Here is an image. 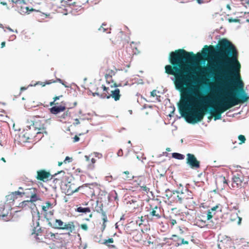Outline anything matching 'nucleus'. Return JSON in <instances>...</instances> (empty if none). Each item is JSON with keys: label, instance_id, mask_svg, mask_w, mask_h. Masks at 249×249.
Segmentation results:
<instances>
[{"label": "nucleus", "instance_id": "5fc2aeb1", "mask_svg": "<svg viewBox=\"0 0 249 249\" xmlns=\"http://www.w3.org/2000/svg\"><path fill=\"white\" fill-rule=\"evenodd\" d=\"M120 86H121V84H117V83H114L113 84V87H114L116 88V87H120Z\"/></svg>", "mask_w": 249, "mask_h": 249}, {"label": "nucleus", "instance_id": "0e129e2a", "mask_svg": "<svg viewBox=\"0 0 249 249\" xmlns=\"http://www.w3.org/2000/svg\"><path fill=\"white\" fill-rule=\"evenodd\" d=\"M105 227H106L105 223H104H104H103V230H104V229H105Z\"/></svg>", "mask_w": 249, "mask_h": 249}, {"label": "nucleus", "instance_id": "5701e85b", "mask_svg": "<svg viewBox=\"0 0 249 249\" xmlns=\"http://www.w3.org/2000/svg\"><path fill=\"white\" fill-rule=\"evenodd\" d=\"M56 81H58L60 83L62 82V80L60 79H57L56 80H50L46 81L45 82H38L36 83V85H40L42 86V87H44L46 85H49L53 83L56 82Z\"/></svg>", "mask_w": 249, "mask_h": 249}, {"label": "nucleus", "instance_id": "774afa93", "mask_svg": "<svg viewBox=\"0 0 249 249\" xmlns=\"http://www.w3.org/2000/svg\"><path fill=\"white\" fill-rule=\"evenodd\" d=\"M1 160L3 161L4 162H5V159L4 158H1Z\"/></svg>", "mask_w": 249, "mask_h": 249}, {"label": "nucleus", "instance_id": "a878e982", "mask_svg": "<svg viewBox=\"0 0 249 249\" xmlns=\"http://www.w3.org/2000/svg\"><path fill=\"white\" fill-rule=\"evenodd\" d=\"M53 204L50 201H47L45 205L42 206V209L44 212H46L49 209L52 208Z\"/></svg>", "mask_w": 249, "mask_h": 249}, {"label": "nucleus", "instance_id": "680f3d73", "mask_svg": "<svg viewBox=\"0 0 249 249\" xmlns=\"http://www.w3.org/2000/svg\"><path fill=\"white\" fill-rule=\"evenodd\" d=\"M121 152V153H122V152H123V151H122V150L121 149V150H120L119 151V152H118V155H120V154Z\"/></svg>", "mask_w": 249, "mask_h": 249}, {"label": "nucleus", "instance_id": "1a4fd4ad", "mask_svg": "<svg viewBox=\"0 0 249 249\" xmlns=\"http://www.w3.org/2000/svg\"><path fill=\"white\" fill-rule=\"evenodd\" d=\"M12 207L10 204L5 203L0 205V216L2 217L3 220L8 221L11 218V210Z\"/></svg>", "mask_w": 249, "mask_h": 249}, {"label": "nucleus", "instance_id": "7c9ffc66", "mask_svg": "<svg viewBox=\"0 0 249 249\" xmlns=\"http://www.w3.org/2000/svg\"><path fill=\"white\" fill-rule=\"evenodd\" d=\"M238 138L239 140L240 141L239 142L240 144H242V143H245L246 140L245 137L243 135H239Z\"/></svg>", "mask_w": 249, "mask_h": 249}, {"label": "nucleus", "instance_id": "e433bc0d", "mask_svg": "<svg viewBox=\"0 0 249 249\" xmlns=\"http://www.w3.org/2000/svg\"><path fill=\"white\" fill-rule=\"evenodd\" d=\"M100 210L102 211V215H103V220L104 221V222L106 223L107 221V215L106 214L105 212H104L103 211L102 209H101Z\"/></svg>", "mask_w": 249, "mask_h": 249}, {"label": "nucleus", "instance_id": "58836bf2", "mask_svg": "<svg viewBox=\"0 0 249 249\" xmlns=\"http://www.w3.org/2000/svg\"><path fill=\"white\" fill-rule=\"evenodd\" d=\"M228 21L229 22H240V20L237 18H228Z\"/></svg>", "mask_w": 249, "mask_h": 249}, {"label": "nucleus", "instance_id": "423d86ee", "mask_svg": "<svg viewBox=\"0 0 249 249\" xmlns=\"http://www.w3.org/2000/svg\"><path fill=\"white\" fill-rule=\"evenodd\" d=\"M23 196L26 197H30V199L22 202V205L24 203H33L40 200L39 196H37V190L35 188L32 187L25 189L24 192H21V197Z\"/></svg>", "mask_w": 249, "mask_h": 249}, {"label": "nucleus", "instance_id": "c756f323", "mask_svg": "<svg viewBox=\"0 0 249 249\" xmlns=\"http://www.w3.org/2000/svg\"><path fill=\"white\" fill-rule=\"evenodd\" d=\"M90 161L91 163L88 165V168L89 170H92L95 168L94 163L96 162V160L94 158H92Z\"/></svg>", "mask_w": 249, "mask_h": 249}, {"label": "nucleus", "instance_id": "b1692460", "mask_svg": "<svg viewBox=\"0 0 249 249\" xmlns=\"http://www.w3.org/2000/svg\"><path fill=\"white\" fill-rule=\"evenodd\" d=\"M115 74V71L112 70H107V73L105 75V78L107 80V81H108L110 80H111L112 77Z\"/></svg>", "mask_w": 249, "mask_h": 249}, {"label": "nucleus", "instance_id": "a211bd4d", "mask_svg": "<svg viewBox=\"0 0 249 249\" xmlns=\"http://www.w3.org/2000/svg\"><path fill=\"white\" fill-rule=\"evenodd\" d=\"M18 197H21V192L18 191L12 192L6 196V201L8 202L7 203L9 204L13 203Z\"/></svg>", "mask_w": 249, "mask_h": 249}, {"label": "nucleus", "instance_id": "a18cd8bd", "mask_svg": "<svg viewBox=\"0 0 249 249\" xmlns=\"http://www.w3.org/2000/svg\"><path fill=\"white\" fill-rule=\"evenodd\" d=\"M220 178L222 179V181L223 182V183H224V184H226V185H228V181H227V180L226 179V178H225V177H224V176H221V177H220Z\"/></svg>", "mask_w": 249, "mask_h": 249}, {"label": "nucleus", "instance_id": "f3484780", "mask_svg": "<svg viewBox=\"0 0 249 249\" xmlns=\"http://www.w3.org/2000/svg\"><path fill=\"white\" fill-rule=\"evenodd\" d=\"M51 174L49 172H47L45 170H40L37 171L36 178L37 180L45 182L48 180Z\"/></svg>", "mask_w": 249, "mask_h": 249}, {"label": "nucleus", "instance_id": "8fccbe9b", "mask_svg": "<svg viewBox=\"0 0 249 249\" xmlns=\"http://www.w3.org/2000/svg\"><path fill=\"white\" fill-rule=\"evenodd\" d=\"M106 24H103L101 27L99 29V30L102 31L103 30L104 32L106 31V28L104 27V26H106Z\"/></svg>", "mask_w": 249, "mask_h": 249}, {"label": "nucleus", "instance_id": "a19ab883", "mask_svg": "<svg viewBox=\"0 0 249 249\" xmlns=\"http://www.w3.org/2000/svg\"><path fill=\"white\" fill-rule=\"evenodd\" d=\"M72 160V158H70L69 157H66L65 159L64 160L63 162L64 163H67V162H70Z\"/></svg>", "mask_w": 249, "mask_h": 249}, {"label": "nucleus", "instance_id": "f03ea898", "mask_svg": "<svg viewBox=\"0 0 249 249\" xmlns=\"http://www.w3.org/2000/svg\"><path fill=\"white\" fill-rule=\"evenodd\" d=\"M200 53L195 54L180 49L170 53L169 60L171 65L165 66V72L174 76V84L181 93V101L178 106L179 112L186 121L196 124L204 118L207 110L204 106L205 97L196 90L194 83V76L187 67L189 63L199 60Z\"/></svg>", "mask_w": 249, "mask_h": 249}, {"label": "nucleus", "instance_id": "bb28decb", "mask_svg": "<svg viewBox=\"0 0 249 249\" xmlns=\"http://www.w3.org/2000/svg\"><path fill=\"white\" fill-rule=\"evenodd\" d=\"M21 11L23 13L30 14L31 12L34 11L35 10L32 8H29V7L27 6H21Z\"/></svg>", "mask_w": 249, "mask_h": 249}, {"label": "nucleus", "instance_id": "69168bd1", "mask_svg": "<svg viewBox=\"0 0 249 249\" xmlns=\"http://www.w3.org/2000/svg\"><path fill=\"white\" fill-rule=\"evenodd\" d=\"M27 203H24L23 204V205H22V202L20 204V205H21V207H23L24 206H25L26 205H27Z\"/></svg>", "mask_w": 249, "mask_h": 249}, {"label": "nucleus", "instance_id": "f8f14e48", "mask_svg": "<svg viewBox=\"0 0 249 249\" xmlns=\"http://www.w3.org/2000/svg\"><path fill=\"white\" fill-rule=\"evenodd\" d=\"M186 163L193 169H197L200 167V162L192 154H187Z\"/></svg>", "mask_w": 249, "mask_h": 249}, {"label": "nucleus", "instance_id": "49530a36", "mask_svg": "<svg viewBox=\"0 0 249 249\" xmlns=\"http://www.w3.org/2000/svg\"><path fill=\"white\" fill-rule=\"evenodd\" d=\"M73 142H78L79 141V138L78 136H77V135H75L73 138Z\"/></svg>", "mask_w": 249, "mask_h": 249}, {"label": "nucleus", "instance_id": "2f4dec72", "mask_svg": "<svg viewBox=\"0 0 249 249\" xmlns=\"http://www.w3.org/2000/svg\"><path fill=\"white\" fill-rule=\"evenodd\" d=\"M171 239L173 240L175 242H180L181 240V238L179 237L178 236L176 235H172V237L170 238Z\"/></svg>", "mask_w": 249, "mask_h": 249}, {"label": "nucleus", "instance_id": "c03bdc74", "mask_svg": "<svg viewBox=\"0 0 249 249\" xmlns=\"http://www.w3.org/2000/svg\"><path fill=\"white\" fill-rule=\"evenodd\" d=\"M235 216H236V218L237 219V223L238 224H240L241 223V222L242 220V218L238 216L237 213H235Z\"/></svg>", "mask_w": 249, "mask_h": 249}, {"label": "nucleus", "instance_id": "20e7f679", "mask_svg": "<svg viewBox=\"0 0 249 249\" xmlns=\"http://www.w3.org/2000/svg\"><path fill=\"white\" fill-rule=\"evenodd\" d=\"M49 224L53 229L68 231L69 234L72 233L75 229L73 221H69L65 223L60 219H53L52 222L49 223Z\"/></svg>", "mask_w": 249, "mask_h": 249}, {"label": "nucleus", "instance_id": "c9c22d12", "mask_svg": "<svg viewBox=\"0 0 249 249\" xmlns=\"http://www.w3.org/2000/svg\"><path fill=\"white\" fill-rule=\"evenodd\" d=\"M143 222V217L141 216V217H138V219L136 220V223L139 226H141L142 224V223Z\"/></svg>", "mask_w": 249, "mask_h": 249}, {"label": "nucleus", "instance_id": "393cba45", "mask_svg": "<svg viewBox=\"0 0 249 249\" xmlns=\"http://www.w3.org/2000/svg\"><path fill=\"white\" fill-rule=\"evenodd\" d=\"M123 174L125 175L123 178L124 180H131L134 178V176L130 172L126 171L123 172Z\"/></svg>", "mask_w": 249, "mask_h": 249}, {"label": "nucleus", "instance_id": "6ab92c4d", "mask_svg": "<svg viewBox=\"0 0 249 249\" xmlns=\"http://www.w3.org/2000/svg\"><path fill=\"white\" fill-rule=\"evenodd\" d=\"M207 218L205 215L199 214L196 218V225L197 226L203 228L206 226Z\"/></svg>", "mask_w": 249, "mask_h": 249}, {"label": "nucleus", "instance_id": "f257e3e1", "mask_svg": "<svg viewBox=\"0 0 249 249\" xmlns=\"http://www.w3.org/2000/svg\"><path fill=\"white\" fill-rule=\"evenodd\" d=\"M202 53L204 55H215L219 59L216 71L222 81L217 89L225 92L227 96L218 101L211 114L214 120H220L222 113L249 99L240 73L241 66L238 53L234 45L226 38L219 41L216 49L212 45H205Z\"/></svg>", "mask_w": 249, "mask_h": 249}, {"label": "nucleus", "instance_id": "13d9d810", "mask_svg": "<svg viewBox=\"0 0 249 249\" xmlns=\"http://www.w3.org/2000/svg\"><path fill=\"white\" fill-rule=\"evenodd\" d=\"M197 2L199 4L202 3L204 2V0H196Z\"/></svg>", "mask_w": 249, "mask_h": 249}, {"label": "nucleus", "instance_id": "6e6552de", "mask_svg": "<svg viewBox=\"0 0 249 249\" xmlns=\"http://www.w3.org/2000/svg\"><path fill=\"white\" fill-rule=\"evenodd\" d=\"M62 96V95H60L54 97L53 98V102L50 103V105L51 106L54 105V106L50 109V111L52 114H57L61 112H63L65 110L66 105L65 103L62 102L61 105L59 106L58 103L56 102L57 100L59 99V98Z\"/></svg>", "mask_w": 249, "mask_h": 249}, {"label": "nucleus", "instance_id": "37998d69", "mask_svg": "<svg viewBox=\"0 0 249 249\" xmlns=\"http://www.w3.org/2000/svg\"><path fill=\"white\" fill-rule=\"evenodd\" d=\"M151 96L152 97H155L157 96V90L154 89L150 93Z\"/></svg>", "mask_w": 249, "mask_h": 249}, {"label": "nucleus", "instance_id": "ea45409f", "mask_svg": "<svg viewBox=\"0 0 249 249\" xmlns=\"http://www.w3.org/2000/svg\"><path fill=\"white\" fill-rule=\"evenodd\" d=\"M213 215L212 214V212L209 211L206 215L207 220H210L211 218L213 217Z\"/></svg>", "mask_w": 249, "mask_h": 249}, {"label": "nucleus", "instance_id": "7ed1b4c3", "mask_svg": "<svg viewBox=\"0 0 249 249\" xmlns=\"http://www.w3.org/2000/svg\"><path fill=\"white\" fill-rule=\"evenodd\" d=\"M178 186V189L176 191L177 196L172 199L173 202L183 204L186 206L195 204L192 192L187 188H184L181 184Z\"/></svg>", "mask_w": 249, "mask_h": 249}, {"label": "nucleus", "instance_id": "473e14b6", "mask_svg": "<svg viewBox=\"0 0 249 249\" xmlns=\"http://www.w3.org/2000/svg\"><path fill=\"white\" fill-rule=\"evenodd\" d=\"M36 230L35 229H34L33 230V231L32 232V234H36V238L37 239H38V238L37 237V236L41 233L42 231V230H41V228H39V229L37 230V232L36 233Z\"/></svg>", "mask_w": 249, "mask_h": 249}, {"label": "nucleus", "instance_id": "2eb2a0df", "mask_svg": "<svg viewBox=\"0 0 249 249\" xmlns=\"http://www.w3.org/2000/svg\"><path fill=\"white\" fill-rule=\"evenodd\" d=\"M106 87L103 85H93L90 91L92 93V95L94 96L95 95L100 96L103 98L102 90H107Z\"/></svg>", "mask_w": 249, "mask_h": 249}, {"label": "nucleus", "instance_id": "338daca9", "mask_svg": "<svg viewBox=\"0 0 249 249\" xmlns=\"http://www.w3.org/2000/svg\"><path fill=\"white\" fill-rule=\"evenodd\" d=\"M231 220L233 221H236V218H231Z\"/></svg>", "mask_w": 249, "mask_h": 249}, {"label": "nucleus", "instance_id": "79ce46f5", "mask_svg": "<svg viewBox=\"0 0 249 249\" xmlns=\"http://www.w3.org/2000/svg\"><path fill=\"white\" fill-rule=\"evenodd\" d=\"M80 227L84 231H87L88 230V225L86 224H82L80 225Z\"/></svg>", "mask_w": 249, "mask_h": 249}, {"label": "nucleus", "instance_id": "6e6d98bb", "mask_svg": "<svg viewBox=\"0 0 249 249\" xmlns=\"http://www.w3.org/2000/svg\"><path fill=\"white\" fill-rule=\"evenodd\" d=\"M85 158L86 159V160L88 161H89V160H90V158H89V157L88 156H85Z\"/></svg>", "mask_w": 249, "mask_h": 249}, {"label": "nucleus", "instance_id": "3c124183", "mask_svg": "<svg viewBox=\"0 0 249 249\" xmlns=\"http://www.w3.org/2000/svg\"><path fill=\"white\" fill-rule=\"evenodd\" d=\"M59 174H62L63 175V176H64L65 174V172L64 171L62 170L61 171L58 172L57 173L55 174L54 175V176H56L57 175H58Z\"/></svg>", "mask_w": 249, "mask_h": 249}, {"label": "nucleus", "instance_id": "72a5a7b5", "mask_svg": "<svg viewBox=\"0 0 249 249\" xmlns=\"http://www.w3.org/2000/svg\"><path fill=\"white\" fill-rule=\"evenodd\" d=\"M71 113L69 111V110L66 111L65 112H64L63 114L61 115V118L63 119H66L68 117H70Z\"/></svg>", "mask_w": 249, "mask_h": 249}, {"label": "nucleus", "instance_id": "c85d7f7f", "mask_svg": "<svg viewBox=\"0 0 249 249\" xmlns=\"http://www.w3.org/2000/svg\"><path fill=\"white\" fill-rule=\"evenodd\" d=\"M172 157L178 160H183L184 159V156L178 153H173Z\"/></svg>", "mask_w": 249, "mask_h": 249}, {"label": "nucleus", "instance_id": "4d7b16f0", "mask_svg": "<svg viewBox=\"0 0 249 249\" xmlns=\"http://www.w3.org/2000/svg\"><path fill=\"white\" fill-rule=\"evenodd\" d=\"M5 46V42L4 41L2 42L1 43V48H3Z\"/></svg>", "mask_w": 249, "mask_h": 249}, {"label": "nucleus", "instance_id": "bf43d9fd", "mask_svg": "<svg viewBox=\"0 0 249 249\" xmlns=\"http://www.w3.org/2000/svg\"><path fill=\"white\" fill-rule=\"evenodd\" d=\"M63 163H64L63 162H62V161H59L58 163V165L59 166H60L61 165H62V164H63Z\"/></svg>", "mask_w": 249, "mask_h": 249}, {"label": "nucleus", "instance_id": "052dcab7", "mask_svg": "<svg viewBox=\"0 0 249 249\" xmlns=\"http://www.w3.org/2000/svg\"><path fill=\"white\" fill-rule=\"evenodd\" d=\"M217 207H213L211 209L212 211H215Z\"/></svg>", "mask_w": 249, "mask_h": 249}, {"label": "nucleus", "instance_id": "603ef678", "mask_svg": "<svg viewBox=\"0 0 249 249\" xmlns=\"http://www.w3.org/2000/svg\"><path fill=\"white\" fill-rule=\"evenodd\" d=\"M106 89H107V90H103V91H103V92H102V94H104V93H110V92H109V88H108L106 87Z\"/></svg>", "mask_w": 249, "mask_h": 249}, {"label": "nucleus", "instance_id": "e2e57ef3", "mask_svg": "<svg viewBox=\"0 0 249 249\" xmlns=\"http://www.w3.org/2000/svg\"><path fill=\"white\" fill-rule=\"evenodd\" d=\"M148 245H150V244H153V242H151L150 241H147Z\"/></svg>", "mask_w": 249, "mask_h": 249}, {"label": "nucleus", "instance_id": "0eeeda50", "mask_svg": "<svg viewBox=\"0 0 249 249\" xmlns=\"http://www.w3.org/2000/svg\"><path fill=\"white\" fill-rule=\"evenodd\" d=\"M125 231L127 234L129 235V237L128 238L130 240H133L137 243L140 242L142 240V234L148 236V235L145 234L143 231H139L137 230H130L129 226L126 228Z\"/></svg>", "mask_w": 249, "mask_h": 249}, {"label": "nucleus", "instance_id": "864d4df0", "mask_svg": "<svg viewBox=\"0 0 249 249\" xmlns=\"http://www.w3.org/2000/svg\"><path fill=\"white\" fill-rule=\"evenodd\" d=\"M207 70H208V68L203 67V68H202V71H201V72L204 73L205 71H207Z\"/></svg>", "mask_w": 249, "mask_h": 249}, {"label": "nucleus", "instance_id": "4c0bfd02", "mask_svg": "<svg viewBox=\"0 0 249 249\" xmlns=\"http://www.w3.org/2000/svg\"><path fill=\"white\" fill-rule=\"evenodd\" d=\"M169 224H170L171 227L174 226L176 224H177V221L175 219H170L168 222Z\"/></svg>", "mask_w": 249, "mask_h": 249}, {"label": "nucleus", "instance_id": "39448f33", "mask_svg": "<svg viewBox=\"0 0 249 249\" xmlns=\"http://www.w3.org/2000/svg\"><path fill=\"white\" fill-rule=\"evenodd\" d=\"M133 47L132 45L126 47L125 50H124L119 53V59L121 61L126 63L124 64L126 67H130V63L131 61L132 56L136 53V51H134Z\"/></svg>", "mask_w": 249, "mask_h": 249}, {"label": "nucleus", "instance_id": "aec40b11", "mask_svg": "<svg viewBox=\"0 0 249 249\" xmlns=\"http://www.w3.org/2000/svg\"><path fill=\"white\" fill-rule=\"evenodd\" d=\"M146 179H147L148 180H149V179L147 178H146L143 177H141L140 182L138 184L142 191L148 193L150 191V189L148 187H147L146 184H144V183H143V182H146Z\"/></svg>", "mask_w": 249, "mask_h": 249}, {"label": "nucleus", "instance_id": "de8ad7c7", "mask_svg": "<svg viewBox=\"0 0 249 249\" xmlns=\"http://www.w3.org/2000/svg\"><path fill=\"white\" fill-rule=\"evenodd\" d=\"M80 124V121H79V119H75L74 120V122L73 123V124L74 125H77V124Z\"/></svg>", "mask_w": 249, "mask_h": 249}, {"label": "nucleus", "instance_id": "4468645a", "mask_svg": "<svg viewBox=\"0 0 249 249\" xmlns=\"http://www.w3.org/2000/svg\"><path fill=\"white\" fill-rule=\"evenodd\" d=\"M79 190H82V194L88 196H92L95 195L94 190L87 184H84L75 189L72 191V193H74L78 191Z\"/></svg>", "mask_w": 249, "mask_h": 249}, {"label": "nucleus", "instance_id": "dca6fc26", "mask_svg": "<svg viewBox=\"0 0 249 249\" xmlns=\"http://www.w3.org/2000/svg\"><path fill=\"white\" fill-rule=\"evenodd\" d=\"M110 93H105L102 95L103 98L109 99L112 97L115 101H117L120 100L121 97L120 89H115L114 90L110 91Z\"/></svg>", "mask_w": 249, "mask_h": 249}, {"label": "nucleus", "instance_id": "9d476101", "mask_svg": "<svg viewBox=\"0 0 249 249\" xmlns=\"http://www.w3.org/2000/svg\"><path fill=\"white\" fill-rule=\"evenodd\" d=\"M32 124L31 126L32 129L36 130V133L42 134L45 132V129L44 124L42 123L41 121L38 119L37 117H34L33 120H31Z\"/></svg>", "mask_w": 249, "mask_h": 249}, {"label": "nucleus", "instance_id": "9b49d317", "mask_svg": "<svg viewBox=\"0 0 249 249\" xmlns=\"http://www.w3.org/2000/svg\"><path fill=\"white\" fill-rule=\"evenodd\" d=\"M231 187L233 189L240 188L244 187V177L240 174H237L234 175L232 178Z\"/></svg>", "mask_w": 249, "mask_h": 249}, {"label": "nucleus", "instance_id": "ddd939ff", "mask_svg": "<svg viewBox=\"0 0 249 249\" xmlns=\"http://www.w3.org/2000/svg\"><path fill=\"white\" fill-rule=\"evenodd\" d=\"M163 215V213L160 207L156 206L151 208L148 216L151 217L152 220H156L160 219Z\"/></svg>", "mask_w": 249, "mask_h": 249}, {"label": "nucleus", "instance_id": "09e8293b", "mask_svg": "<svg viewBox=\"0 0 249 249\" xmlns=\"http://www.w3.org/2000/svg\"><path fill=\"white\" fill-rule=\"evenodd\" d=\"M245 193L246 194V197L248 198H249V189H247L245 192Z\"/></svg>", "mask_w": 249, "mask_h": 249}, {"label": "nucleus", "instance_id": "4be33fe9", "mask_svg": "<svg viewBox=\"0 0 249 249\" xmlns=\"http://www.w3.org/2000/svg\"><path fill=\"white\" fill-rule=\"evenodd\" d=\"M165 196L168 200L171 202L173 201L172 199H173L174 196H176L177 194L176 193V191H172L169 189H167L165 191Z\"/></svg>", "mask_w": 249, "mask_h": 249}, {"label": "nucleus", "instance_id": "cd10ccee", "mask_svg": "<svg viewBox=\"0 0 249 249\" xmlns=\"http://www.w3.org/2000/svg\"><path fill=\"white\" fill-rule=\"evenodd\" d=\"M77 211L79 213H89L90 212V208L89 207L87 208H83L82 207H79L77 208Z\"/></svg>", "mask_w": 249, "mask_h": 249}, {"label": "nucleus", "instance_id": "412c9836", "mask_svg": "<svg viewBox=\"0 0 249 249\" xmlns=\"http://www.w3.org/2000/svg\"><path fill=\"white\" fill-rule=\"evenodd\" d=\"M99 242L100 244L107 246L109 249H115L116 248L115 245L110 244V243H113L114 242V240L112 238L105 239L103 241L100 240Z\"/></svg>", "mask_w": 249, "mask_h": 249}, {"label": "nucleus", "instance_id": "f704fd0d", "mask_svg": "<svg viewBox=\"0 0 249 249\" xmlns=\"http://www.w3.org/2000/svg\"><path fill=\"white\" fill-rule=\"evenodd\" d=\"M188 241L184 240V239L183 238H181L180 242L177 243V245H176V246H178L182 244H188Z\"/></svg>", "mask_w": 249, "mask_h": 249}]
</instances>
